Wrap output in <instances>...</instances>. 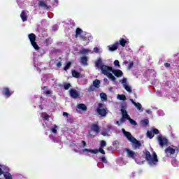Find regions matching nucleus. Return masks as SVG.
I'll list each match as a JSON object with an SVG mask.
<instances>
[{"instance_id":"1","label":"nucleus","mask_w":179,"mask_h":179,"mask_svg":"<svg viewBox=\"0 0 179 179\" xmlns=\"http://www.w3.org/2000/svg\"><path fill=\"white\" fill-rule=\"evenodd\" d=\"M103 60H101V58H99L95 62V66L96 68H101V71L103 75H106L109 79H111L113 82H115V77L113 76V73H114L115 76L117 78H121L122 76L123 73L121 70H113V67H110L108 66L102 65Z\"/></svg>"},{"instance_id":"2","label":"nucleus","mask_w":179,"mask_h":179,"mask_svg":"<svg viewBox=\"0 0 179 179\" xmlns=\"http://www.w3.org/2000/svg\"><path fill=\"white\" fill-rule=\"evenodd\" d=\"M145 160H147L148 164L150 167H155L157 166L159 163V159H157V155L156 152H152V155L149 151H145Z\"/></svg>"},{"instance_id":"3","label":"nucleus","mask_w":179,"mask_h":179,"mask_svg":"<svg viewBox=\"0 0 179 179\" xmlns=\"http://www.w3.org/2000/svg\"><path fill=\"white\" fill-rule=\"evenodd\" d=\"M76 37L77 38L78 37H80V38H82L84 41H86V44L89 43L90 41L93 40V37H92L90 34L83 32V31H82V29L80 28H78L76 31Z\"/></svg>"},{"instance_id":"4","label":"nucleus","mask_w":179,"mask_h":179,"mask_svg":"<svg viewBox=\"0 0 179 179\" xmlns=\"http://www.w3.org/2000/svg\"><path fill=\"white\" fill-rule=\"evenodd\" d=\"M78 149L74 150V152H76V153H85V152H90V153H92L93 155H97L99 153V150H90L87 148L83 149V148L86 147V142L82 141L80 143L78 144Z\"/></svg>"},{"instance_id":"5","label":"nucleus","mask_w":179,"mask_h":179,"mask_svg":"<svg viewBox=\"0 0 179 179\" xmlns=\"http://www.w3.org/2000/svg\"><path fill=\"white\" fill-rule=\"evenodd\" d=\"M124 136H126V138L128 139V141H129V142H131V143H133V146L134 148V149H138V148H141V144L140 142L138 141V140H136V138H135V137L132 136V135L131 134V133L125 131V129H122Z\"/></svg>"},{"instance_id":"6","label":"nucleus","mask_w":179,"mask_h":179,"mask_svg":"<svg viewBox=\"0 0 179 179\" xmlns=\"http://www.w3.org/2000/svg\"><path fill=\"white\" fill-rule=\"evenodd\" d=\"M165 154L167 157H176L177 156L176 148L171 146L167 147L165 149Z\"/></svg>"},{"instance_id":"7","label":"nucleus","mask_w":179,"mask_h":179,"mask_svg":"<svg viewBox=\"0 0 179 179\" xmlns=\"http://www.w3.org/2000/svg\"><path fill=\"white\" fill-rule=\"evenodd\" d=\"M28 37L34 50H36V51H38V50H40V47L38 46V45H37V43H36V35L34 34H30L28 36Z\"/></svg>"},{"instance_id":"8","label":"nucleus","mask_w":179,"mask_h":179,"mask_svg":"<svg viewBox=\"0 0 179 179\" xmlns=\"http://www.w3.org/2000/svg\"><path fill=\"white\" fill-rule=\"evenodd\" d=\"M97 113L99 114V115H101V117H106V115L107 114V110L106 109L104 104L99 103Z\"/></svg>"},{"instance_id":"9","label":"nucleus","mask_w":179,"mask_h":179,"mask_svg":"<svg viewBox=\"0 0 179 179\" xmlns=\"http://www.w3.org/2000/svg\"><path fill=\"white\" fill-rule=\"evenodd\" d=\"M13 94V92H12V91H10V90L8 87H4L2 89V94H3L4 97H6V99H9V97H10Z\"/></svg>"},{"instance_id":"10","label":"nucleus","mask_w":179,"mask_h":179,"mask_svg":"<svg viewBox=\"0 0 179 179\" xmlns=\"http://www.w3.org/2000/svg\"><path fill=\"white\" fill-rule=\"evenodd\" d=\"M155 135H159V129H155V128H152L151 130L148 131L147 132V136L150 139H152L153 136Z\"/></svg>"},{"instance_id":"11","label":"nucleus","mask_w":179,"mask_h":179,"mask_svg":"<svg viewBox=\"0 0 179 179\" xmlns=\"http://www.w3.org/2000/svg\"><path fill=\"white\" fill-rule=\"evenodd\" d=\"M123 117L124 118H127V120H128V121L130 122L131 125H138L136 121L134 120L133 119H131V117L129 116L128 113H127V110H123Z\"/></svg>"},{"instance_id":"12","label":"nucleus","mask_w":179,"mask_h":179,"mask_svg":"<svg viewBox=\"0 0 179 179\" xmlns=\"http://www.w3.org/2000/svg\"><path fill=\"white\" fill-rule=\"evenodd\" d=\"M158 142L159 143V146H161V148H163L164 145H167L169 141H167V138H166L165 137H163L162 136H159Z\"/></svg>"},{"instance_id":"13","label":"nucleus","mask_w":179,"mask_h":179,"mask_svg":"<svg viewBox=\"0 0 179 179\" xmlns=\"http://www.w3.org/2000/svg\"><path fill=\"white\" fill-rule=\"evenodd\" d=\"M118 45H120V43H118V41H117L114 44L110 45L108 46V50L109 51H116V50L118 49Z\"/></svg>"},{"instance_id":"14","label":"nucleus","mask_w":179,"mask_h":179,"mask_svg":"<svg viewBox=\"0 0 179 179\" xmlns=\"http://www.w3.org/2000/svg\"><path fill=\"white\" fill-rule=\"evenodd\" d=\"M118 43L121 47H125L126 44H129V41L124 38H120Z\"/></svg>"},{"instance_id":"15","label":"nucleus","mask_w":179,"mask_h":179,"mask_svg":"<svg viewBox=\"0 0 179 179\" xmlns=\"http://www.w3.org/2000/svg\"><path fill=\"white\" fill-rule=\"evenodd\" d=\"M70 95L73 99H78V97H79V92L76 90H71Z\"/></svg>"},{"instance_id":"16","label":"nucleus","mask_w":179,"mask_h":179,"mask_svg":"<svg viewBox=\"0 0 179 179\" xmlns=\"http://www.w3.org/2000/svg\"><path fill=\"white\" fill-rule=\"evenodd\" d=\"M29 13V11L27 10H23L21 13L20 17L22 20V22H26L27 20V15Z\"/></svg>"},{"instance_id":"17","label":"nucleus","mask_w":179,"mask_h":179,"mask_svg":"<svg viewBox=\"0 0 179 179\" xmlns=\"http://www.w3.org/2000/svg\"><path fill=\"white\" fill-rule=\"evenodd\" d=\"M80 54H82L83 55H89V54H93V52L90 49L83 48L80 51Z\"/></svg>"},{"instance_id":"18","label":"nucleus","mask_w":179,"mask_h":179,"mask_svg":"<svg viewBox=\"0 0 179 179\" xmlns=\"http://www.w3.org/2000/svg\"><path fill=\"white\" fill-rule=\"evenodd\" d=\"M126 152L127 153L128 157H131V159H135V157H136V154L134 151L129 149H127Z\"/></svg>"},{"instance_id":"19","label":"nucleus","mask_w":179,"mask_h":179,"mask_svg":"<svg viewBox=\"0 0 179 179\" xmlns=\"http://www.w3.org/2000/svg\"><path fill=\"white\" fill-rule=\"evenodd\" d=\"M91 130L94 131L96 134H99V132H100V128H99L97 124H92L91 126Z\"/></svg>"},{"instance_id":"20","label":"nucleus","mask_w":179,"mask_h":179,"mask_svg":"<svg viewBox=\"0 0 179 179\" xmlns=\"http://www.w3.org/2000/svg\"><path fill=\"white\" fill-rule=\"evenodd\" d=\"M97 134L98 133L92 130V129H91L88 132L87 136H88V138H94V136H96V135H97Z\"/></svg>"},{"instance_id":"21","label":"nucleus","mask_w":179,"mask_h":179,"mask_svg":"<svg viewBox=\"0 0 179 179\" xmlns=\"http://www.w3.org/2000/svg\"><path fill=\"white\" fill-rule=\"evenodd\" d=\"M38 5L41 6V8H45V9H47V10L50 9V6H47V3H45L44 1H39Z\"/></svg>"},{"instance_id":"22","label":"nucleus","mask_w":179,"mask_h":179,"mask_svg":"<svg viewBox=\"0 0 179 179\" xmlns=\"http://www.w3.org/2000/svg\"><path fill=\"white\" fill-rule=\"evenodd\" d=\"M59 129L58 126H54L52 127H51L50 129V132L51 134H53V135H57V132Z\"/></svg>"},{"instance_id":"23","label":"nucleus","mask_w":179,"mask_h":179,"mask_svg":"<svg viewBox=\"0 0 179 179\" xmlns=\"http://www.w3.org/2000/svg\"><path fill=\"white\" fill-rule=\"evenodd\" d=\"M117 100H121L122 101H125L127 100V96L124 94H117Z\"/></svg>"},{"instance_id":"24","label":"nucleus","mask_w":179,"mask_h":179,"mask_svg":"<svg viewBox=\"0 0 179 179\" xmlns=\"http://www.w3.org/2000/svg\"><path fill=\"white\" fill-rule=\"evenodd\" d=\"M134 106L136 108H137V110H138V111H143V108H142V104H141V103H134Z\"/></svg>"},{"instance_id":"25","label":"nucleus","mask_w":179,"mask_h":179,"mask_svg":"<svg viewBox=\"0 0 179 179\" xmlns=\"http://www.w3.org/2000/svg\"><path fill=\"white\" fill-rule=\"evenodd\" d=\"M78 108H79V110H83V111H86V110H87L86 105H85L83 103L78 104Z\"/></svg>"},{"instance_id":"26","label":"nucleus","mask_w":179,"mask_h":179,"mask_svg":"<svg viewBox=\"0 0 179 179\" xmlns=\"http://www.w3.org/2000/svg\"><path fill=\"white\" fill-rule=\"evenodd\" d=\"M43 94H46V96H48L49 94H51V93H52V92L47 90V87H44L43 89Z\"/></svg>"},{"instance_id":"27","label":"nucleus","mask_w":179,"mask_h":179,"mask_svg":"<svg viewBox=\"0 0 179 179\" xmlns=\"http://www.w3.org/2000/svg\"><path fill=\"white\" fill-rule=\"evenodd\" d=\"M72 76H73V78H80V73L76 71V70H73Z\"/></svg>"},{"instance_id":"28","label":"nucleus","mask_w":179,"mask_h":179,"mask_svg":"<svg viewBox=\"0 0 179 179\" xmlns=\"http://www.w3.org/2000/svg\"><path fill=\"white\" fill-rule=\"evenodd\" d=\"M123 111H126L125 109H121L122 117V118L120 120V124H124V122H125V120H127V117H124V113H123Z\"/></svg>"},{"instance_id":"29","label":"nucleus","mask_w":179,"mask_h":179,"mask_svg":"<svg viewBox=\"0 0 179 179\" xmlns=\"http://www.w3.org/2000/svg\"><path fill=\"white\" fill-rule=\"evenodd\" d=\"M81 64L83 65H87V57L86 56L81 57Z\"/></svg>"},{"instance_id":"30","label":"nucleus","mask_w":179,"mask_h":179,"mask_svg":"<svg viewBox=\"0 0 179 179\" xmlns=\"http://www.w3.org/2000/svg\"><path fill=\"white\" fill-rule=\"evenodd\" d=\"M93 86L99 89V87H100V80H95L93 81Z\"/></svg>"},{"instance_id":"31","label":"nucleus","mask_w":179,"mask_h":179,"mask_svg":"<svg viewBox=\"0 0 179 179\" xmlns=\"http://www.w3.org/2000/svg\"><path fill=\"white\" fill-rule=\"evenodd\" d=\"M41 118L44 120L45 121H48V118H50V115H48L47 113H42L41 115Z\"/></svg>"},{"instance_id":"32","label":"nucleus","mask_w":179,"mask_h":179,"mask_svg":"<svg viewBox=\"0 0 179 179\" xmlns=\"http://www.w3.org/2000/svg\"><path fill=\"white\" fill-rule=\"evenodd\" d=\"M3 176L6 179H13L12 175L8 172H5Z\"/></svg>"},{"instance_id":"33","label":"nucleus","mask_w":179,"mask_h":179,"mask_svg":"<svg viewBox=\"0 0 179 179\" xmlns=\"http://www.w3.org/2000/svg\"><path fill=\"white\" fill-rule=\"evenodd\" d=\"M100 97L102 101H106V100H107V94H106L105 93H101Z\"/></svg>"},{"instance_id":"34","label":"nucleus","mask_w":179,"mask_h":179,"mask_svg":"<svg viewBox=\"0 0 179 179\" xmlns=\"http://www.w3.org/2000/svg\"><path fill=\"white\" fill-rule=\"evenodd\" d=\"M123 87L125 89V90H127V92H129V93H131L132 92V89L128 85H124Z\"/></svg>"},{"instance_id":"35","label":"nucleus","mask_w":179,"mask_h":179,"mask_svg":"<svg viewBox=\"0 0 179 179\" xmlns=\"http://www.w3.org/2000/svg\"><path fill=\"white\" fill-rule=\"evenodd\" d=\"M69 68H71V62H68L66 63V65L64 67V71H68V69H69Z\"/></svg>"},{"instance_id":"36","label":"nucleus","mask_w":179,"mask_h":179,"mask_svg":"<svg viewBox=\"0 0 179 179\" xmlns=\"http://www.w3.org/2000/svg\"><path fill=\"white\" fill-rule=\"evenodd\" d=\"M101 153L102 155H106V151H104V150L103 149V148H99V149L98 150V153Z\"/></svg>"},{"instance_id":"37","label":"nucleus","mask_w":179,"mask_h":179,"mask_svg":"<svg viewBox=\"0 0 179 179\" xmlns=\"http://www.w3.org/2000/svg\"><path fill=\"white\" fill-rule=\"evenodd\" d=\"M141 122H142V124H143V125H148V124H149V120L145 119V120H142Z\"/></svg>"},{"instance_id":"38","label":"nucleus","mask_w":179,"mask_h":179,"mask_svg":"<svg viewBox=\"0 0 179 179\" xmlns=\"http://www.w3.org/2000/svg\"><path fill=\"white\" fill-rule=\"evenodd\" d=\"M122 85H123V87L124 86H127V85H128L127 83V78H123L122 80Z\"/></svg>"},{"instance_id":"39","label":"nucleus","mask_w":179,"mask_h":179,"mask_svg":"<svg viewBox=\"0 0 179 179\" xmlns=\"http://www.w3.org/2000/svg\"><path fill=\"white\" fill-rule=\"evenodd\" d=\"M106 141H101L100 148H106Z\"/></svg>"},{"instance_id":"40","label":"nucleus","mask_w":179,"mask_h":179,"mask_svg":"<svg viewBox=\"0 0 179 179\" xmlns=\"http://www.w3.org/2000/svg\"><path fill=\"white\" fill-rule=\"evenodd\" d=\"M100 160H101L103 163H107V159H106V157H101Z\"/></svg>"},{"instance_id":"41","label":"nucleus","mask_w":179,"mask_h":179,"mask_svg":"<svg viewBox=\"0 0 179 179\" xmlns=\"http://www.w3.org/2000/svg\"><path fill=\"white\" fill-rule=\"evenodd\" d=\"M171 163H172L173 166H174L175 167H176V166L178 165V162L176 159L172 160Z\"/></svg>"},{"instance_id":"42","label":"nucleus","mask_w":179,"mask_h":179,"mask_svg":"<svg viewBox=\"0 0 179 179\" xmlns=\"http://www.w3.org/2000/svg\"><path fill=\"white\" fill-rule=\"evenodd\" d=\"M113 64L115 66H118V68H120V61L115 60Z\"/></svg>"},{"instance_id":"43","label":"nucleus","mask_w":179,"mask_h":179,"mask_svg":"<svg viewBox=\"0 0 179 179\" xmlns=\"http://www.w3.org/2000/svg\"><path fill=\"white\" fill-rule=\"evenodd\" d=\"M94 87H96L94 85H91L89 89H88V91L89 92H93L94 90Z\"/></svg>"},{"instance_id":"44","label":"nucleus","mask_w":179,"mask_h":179,"mask_svg":"<svg viewBox=\"0 0 179 179\" xmlns=\"http://www.w3.org/2000/svg\"><path fill=\"white\" fill-rule=\"evenodd\" d=\"M69 87H71V85L69 83L64 85V89L66 90H68V89H69Z\"/></svg>"},{"instance_id":"45","label":"nucleus","mask_w":179,"mask_h":179,"mask_svg":"<svg viewBox=\"0 0 179 179\" xmlns=\"http://www.w3.org/2000/svg\"><path fill=\"white\" fill-rule=\"evenodd\" d=\"M101 135L107 136V135H108V131H101Z\"/></svg>"},{"instance_id":"46","label":"nucleus","mask_w":179,"mask_h":179,"mask_svg":"<svg viewBox=\"0 0 179 179\" xmlns=\"http://www.w3.org/2000/svg\"><path fill=\"white\" fill-rule=\"evenodd\" d=\"M69 114L66 112L63 113V117H65L66 118H68Z\"/></svg>"},{"instance_id":"47","label":"nucleus","mask_w":179,"mask_h":179,"mask_svg":"<svg viewBox=\"0 0 179 179\" xmlns=\"http://www.w3.org/2000/svg\"><path fill=\"white\" fill-rule=\"evenodd\" d=\"M50 139H52V141H54V142H57V141H55V137L54 136L50 135Z\"/></svg>"},{"instance_id":"48","label":"nucleus","mask_w":179,"mask_h":179,"mask_svg":"<svg viewBox=\"0 0 179 179\" xmlns=\"http://www.w3.org/2000/svg\"><path fill=\"white\" fill-rule=\"evenodd\" d=\"M132 66H134V63H133V62H130V63L129 64V69H131V68Z\"/></svg>"},{"instance_id":"49","label":"nucleus","mask_w":179,"mask_h":179,"mask_svg":"<svg viewBox=\"0 0 179 179\" xmlns=\"http://www.w3.org/2000/svg\"><path fill=\"white\" fill-rule=\"evenodd\" d=\"M145 112L147 114H152V110L150 109L146 110Z\"/></svg>"},{"instance_id":"50","label":"nucleus","mask_w":179,"mask_h":179,"mask_svg":"<svg viewBox=\"0 0 179 179\" xmlns=\"http://www.w3.org/2000/svg\"><path fill=\"white\" fill-rule=\"evenodd\" d=\"M164 66H166V68H170V64H169V63H165V64H164Z\"/></svg>"},{"instance_id":"51","label":"nucleus","mask_w":179,"mask_h":179,"mask_svg":"<svg viewBox=\"0 0 179 179\" xmlns=\"http://www.w3.org/2000/svg\"><path fill=\"white\" fill-rule=\"evenodd\" d=\"M94 52H99V48H94Z\"/></svg>"},{"instance_id":"52","label":"nucleus","mask_w":179,"mask_h":179,"mask_svg":"<svg viewBox=\"0 0 179 179\" xmlns=\"http://www.w3.org/2000/svg\"><path fill=\"white\" fill-rule=\"evenodd\" d=\"M130 101L132 103V104H134V106H135V104L136 103V102L134 101V99H131Z\"/></svg>"},{"instance_id":"53","label":"nucleus","mask_w":179,"mask_h":179,"mask_svg":"<svg viewBox=\"0 0 179 179\" xmlns=\"http://www.w3.org/2000/svg\"><path fill=\"white\" fill-rule=\"evenodd\" d=\"M3 174V171H2V169L0 167V176H2Z\"/></svg>"},{"instance_id":"54","label":"nucleus","mask_w":179,"mask_h":179,"mask_svg":"<svg viewBox=\"0 0 179 179\" xmlns=\"http://www.w3.org/2000/svg\"><path fill=\"white\" fill-rule=\"evenodd\" d=\"M61 65H62V64H61L60 62H59V63L57 64V66L58 68H59V66H61Z\"/></svg>"},{"instance_id":"55","label":"nucleus","mask_w":179,"mask_h":179,"mask_svg":"<svg viewBox=\"0 0 179 179\" xmlns=\"http://www.w3.org/2000/svg\"><path fill=\"white\" fill-rule=\"evenodd\" d=\"M98 167H99V169H103V167H104V166H100V164H98Z\"/></svg>"},{"instance_id":"56","label":"nucleus","mask_w":179,"mask_h":179,"mask_svg":"<svg viewBox=\"0 0 179 179\" xmlns=\"http://www.w3.org/2000/svg\"><path fill=\"white\" fill-rule=\"evenodd\" d=\"M116 124H117V125H120L121 124V122L120 121H117Z\"/></svg>"},{"instance_id":"57","label":"nucleus","mask_w":179,"mask_h":179,"mask_svg":"<svg viewBox=\"0 0 179 179\" xmlns=\"http://www.w3.org/2000/svg\"><path fill=\"white\" fill-rule=\"evenodd\" d=\"M56 3H58V0H54Z\"/></svg>"},{"instance_id":"58","label":"nucleus","mask_w":179,"mask_h":179,"mask_svg":"<svg viewBox=\"0 0 179 179\" xmlns=\"http://www.w3.org/2000/svg\"><path fill=\"white\" fill-rule=\"evenodd\" d=\"M107 78H104V82H107Z\"/></svg>"},{"instance_id":"59","label":"nucleus","mask_w":179,"mask_h":179,"mask_svg":"<svg viewBox=\"0 0 179 179\" xmlns=\"http://www.w3.org/2000/svg\"><path fill=\"white\" fill-rule=\"evenodd\" d=\"M124 64H128V62L125 61V62H124Z\"/></svg>"},{"instance_id":"60","label":"nucleus","mask_w":179,"mask_h":179,"mask_svg":"<svg viewBox=\"0 0 179 179\" xmlns=\"http://www.w3.org/2000/svg\"><path fill=\"white\" fill-rule=\"evenodd\" d=\"M135 176V173H133V176Z\"/></svg>"}]
</instances>
